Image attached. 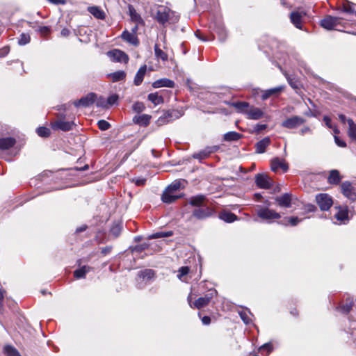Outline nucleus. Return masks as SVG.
Segmentation results:
<instances>
[{
	"label": "nucleus",
	"mask_w": 356,
	"mask_h": 356,
	"mask_svg": "<svg viewBox=\"0 0 356 356\" xmlns=\"http://www.w3.org/2000/svg\"><path fill=\"white\" fill-rule=\"evenodd\" d=\"M154 18L162 25H165L166 23L174 24L179 20V16L169 8L164 6H157Z\"/></svg>",
	"instance_id": "f257e3e1"
},
{
	"label": "nucleus",
	"mask_w": 356,
	"mask_h": 356,
	"mask_svg": "<svg viewBox=\"0 0 356 356\" xmlns=\"http://www.w3.org/2000/svg\"><path fill=\"white\" fill-rule=\"evenodd\" d=\"M257 214L259 218L268 221H271L272 220L279 219L281 218L279 213L267 207L259 208L257 211Z\"/></svg>",
	"instance_id": "f03ea898"
},
{
	"label": "nucleus",
	"mask_w": 356,
	"mask_h": 356,
	"mask_svg": "<svg viewBox=\"0 0 356 356\" xmlns=\"http://www.w3.org/2000/svg\"><path fill=\"white\" fill-rule=\"evenodd\" d=\"M317 204L322 211H327L333 204V200L330 195L326 193H321L316 196Z\"/></svg>",
	"instance_id": "7ed1b4c3"
},
{
	"label": "nucleus",
	"mask_w": 356,
	"mask_h": 356,
	"mask_svg": "<svg viewBox=\"0 0 356 356\" xmlns=\"http://www.w3.org/2000/svg\"><path fill=\"white\" fill-rule=\"evenodd\" d=\"M181 114L177 111H165L161 116H160L156 124L158 126H162L167 123H169L175 119L179 118Z\"/></svg>",
	"instance_id": "20e7f679"
},
{
	"label": "nucleus",
	"mask_w": 356,
	"mask_h": 356,
	"mask_svg": "<svg viewBox=\"0 0 356 356\" xmlns=\"http://www.w3.org/2000/svg\"><path fill=\"white\" fill-rule=\"evenodd\" d=\"M216 290L211 289H209L207 294H205L203 297H200L197 299L194 303V307L197 309H201L209 304L211 300L216 295Z\"/></svg>",
	"instance_id": "39448f33"
},
{
	"label": "nucleus",
	"mask_w": 356,
	"mask_h": 356,
	"mask_svg": "<svg viewBox=\"0 0 356 356\" xmlns=\"http://www.w3.org/2000/svg\"><path fill=\"white\" fill-rule=\"evenodd\" d=\"M305 122V119L294 115L282 122V127L287 129H296Z\"/></svg>",
	"instance_id": "423d86ee"
},
{
	"label": "nucleus",
	"mask_w": 356,
	"mask_h": 356,
	"mask_svg": "<svg viewBox=\"0 0 356 356\" xmlns=\"http://www.w3.org/2000/svg\"><path fill=\"white\" fill-rule=\"evenodd\" d=\"M245 115L248 119L257 120L264 118L265 113L261 108L250 104Z\"/></svg>",
	"instance_id": "0eeeda50"
},
{
	"label": "nucleus",
	"mask_w": 356,
	"mask_h": 356,
	"mask_svg": "<svg viewBox=\"0 0 356 356\" xmlns=\"http://www.w3.org/2000/svg\"><path fill=\"white\" fill-rule=\"evenodd\" d=\"M218 149L219 147L216 145L207 147L198 152L194 153L192 156L193 159L202 161L208 158L212 153L217 152Z\"/></svg>",
	"instance_id": "6e6552de"
},
{
	"label": "nucleus",
	"mask_w": 356,
	"mask_h": 356,
	"mask_svg": "<svg viewBox=\"0 0 356 356\" xmlns=\"http://www.w3.org/2000/svg\"><path fill=\"white\" fill-rule=\"evenodd\" d=\"M96 100V95L93 92L88 94L78 101H75L74 104L76 107H89L92 105Z\"/></svg>",
	"instance_id": "1a4fd4ad"
},
{
	"label": "nucleus",
	"mask_w": 356,
	"mask_h": 356,
	"mask_svg": "<svg viewBox=\"0 0 356 356\" xmlns=\"http://www.w3.org/2000/svg\"><path fill=\"white\" fill-rule=\"evenodd\" d=\"M255 182L259 188L264 189H268L273 185L270 177L264 174H257L255 177Z\"/></svg>",
	"instance_id": "9d476101"
},
{
	"label": "nucleus",
	"mask_w": 356,
	"mask_h": 356,
	"mask_svg": "<svg viewBox=\"0 0 356 356\" xmlns=\"http://www.w3.org/2000/svg\"><path fill=\"white\" fill-rule=\"evenodd\" d=\"M342 193L350 200L354 201L356 200V193L354 188L352 186L350 182L344 181L341 185Z\"/></svg>",
	"instance_id": "9b49d317"
},
{
	"label": "nucleus",
	"mask_w": 356,
	"mask_h": 356,
	"mask_svg": "<svg viewBox=\"0 0 356 356\" xmlns=\"http://www.w3.org/2000/svg\"><path fill=\"white\" fill-rule=\"evenodd\" d=\"M340 19L339 17L327 16L321 21V25L327 30L335 29L339 24Z\"/></svg>",
	"instance_id": "f8f14e48"
},
{
	"label": "nucleus",
	"mask_w": 356,
	"mask_h": 356,
	"mask_svg": "<svg viewBox=\"0 0 356 356\" xmlns=\"http://www.w3.org/2000/svg\"><path fill=\"white\" fill-rule=\"evenodd\" d=\"M212 214V209L207 205L196 208L193 211V216L197 219H204Z\"/></svg>",
	"instance_id": "ddd939ff"
},
{
	"label": "nucleus",
	"mask_w": 356,
	"mask_h": 356,
	"mask_svg": "<svg viewBox=\"0 0 356 356\" xmlns=\"http://www.w3.org/2000/svg\"><path fill=\"white\" fill-rule=\"evenodd\" d=\"M155 277V273L152 269H145L143 270H140L138 273V283L140 284L143 282L151 281L154 280Z\"/></svg>",
	"instance_id": "4468645a"
},
{
	"label": "nucleus",
	"mask_w": 356,
	"mask_h": 356,
	"mask_svg": "<svg viewBox=\"0 0 356 356\" xmlns=\"http://www.w3.org/2000/svg\"><path fill=\"white\" fill-rule=\"evenodd\" d=\"M275 202L281 207L289 208L291 207L292 195L291 193H284L275 198Z\"/></svg>",
	"instance_id": "2eb2a0df"
},
{
	"label": "nucleus",
	"mask_w": 356,
	"mask_h": 356,
	"mask_svg": "<svg viewBox=\"0 0 356 356\" xmlns=\"http://www.w3.org/2000/svg\"><path fill=\"white\" fill-rule=\"evenodd\" d=\"M270 168L273 172H276L279 169H282L284 172H286L289 169L288 164L284 159L278 157L273 158L270 161Z\"/></svg>",
	"instance_id": "dca6fc26"
},
{
	"label": "nucleus",
	"mask_w": 356,
	"mask_h": 356,
	"mask_svg": "<svg viewBox=\"0 0 356 356\" xmlns=\"http://www.w3.org/2000/svg\"><path fill=\"white\" fill-rule=\"evenodd\" d=\"M338 211L334 214V217L337 220L334 223L341 224L346 223L348 220V211L347 207H337Z\"/></svg>",
	"instance_id": "f3484780"
},
{
	"label": "nucleus",
	"mask_w": 356,
	"mask_h": 356,
	"mask_svg": "<svg viewBox=\"0 0 356 356\" xmlns=\"http://www.w3.org/2000/svg\"><path fill=\"white\" fill-rule=\"evenodd\" d=\"M74 125V124L73 122H67L60 120L51 123V128L54 130L60 129L63 131H67L72 130Z\"/></svg>",
	"instance_id": "a211bd4d"
},
{
	"label": "nucleus",
	"mask_w": 356,
	"mask_h": 356,
	"mask_svg": "<svg viewBox=\"0 0 356 356\" xmlns=\"http://www.w3.org/2000/svg\"><path fill=\"white\" fill-rule=\"evenodd\" d=\"M108 55L113 58V60L117 62L127 63L129 60L128 56L121 50L114 49L109 51Z\"/></svg>",
	"instance_id": "6ab92c4d"
},
{
	"label": "nucleus",
	"mask_w": 356,
	"mask_h": 356,
	"mask_svg": "<svg viewBox=\"0 0 356 356\" xmlns=\"http://www.w3.org/2000/svg\"><path fill=\"white\" fill-rule=\"evenodd\" d=\"M181 196L177 195L176 193L171 191L170 190L165 188L161 200L163 202L170 204L180 198Z\"/></svg>",
	"instance_id": "aec40b11"
},
{
	"label": "nucleus",
	"mask_w": 356,
	"mask_h": 356,
	"mask_svg": "<svg viewBox=\"0 0 356 356\" xmlns=\"http://www.w3.org/2000/svg\"><path fill=\"white\" fill-rule=\"evenodd\" d=\"M121 37L124 40L134 46H138L139 44V40L134 33H130L128 31H124L122 32Z\"/></svg>",
	"instance_id": "412c9836"
},
{
	"label": "nucleus",
	"mask_w": 356,
	"mask_h": 356,
	"mask_svg": "<svg viewBox=\"0 0 356 356\" xmlns=\"http://www.w3.org/2000/svg\"><path fill=\"white\" fill-rule=\"evenodd\" d=\"M270 144V139L269 137H265L262 140L258 141L255 145L256 152L258 154H263L266 152V149Z\"/></svg>",
	"instance_id": "4be33fe9"
},
{
	"label": "nucleus",
	"mask_w": 356,
	"mask_h": 356,
	"mask_svg": "<svg viewBox=\"0 0 356 356\" xmlns=\"http://www.w3.org/2000/svg\"><path fill=\"white\" fill-rule=\"evenodd\" d=\"M16 140L13 137L0 138V149L7 150L15 145Z\"/></svg>",
	"instance_id": "5701e85b"
},
{
	"label": "nucleus",
	"mask_w": 356,
	"mask_h": 356,
	"mask_svg": "<svg viewBox=\"0 0 356 356\" xmlns=\"http://www.w3.org/2000/svg\"><path fill=\"white\" fill-rule=\"evenodd\" d=\"M152 86L154 88H159L161 87L174 88L175 82L169 79L163 78L154 81L152 83Z\"/></svg>",
	"instance_id": "b1692460"
},
{
	"label": "nucleus",
	"mask_w": 356,
	"mask_h": 356,
	"mask_svg": "<svg viewBox=\"0 0 356 356\" xmlns=\"http://www.w3.org/2000/svg\"><path fill=\"white\" fill-rule=\"evenodd\" d=\"M146 72H147V65H143V66H141L139 68V70L136 72L134 79V83L136 86H139L142 83L144 76L146 74Z\"/></svg>",
	"instance_id": "393cba45"
},
{
	"label": "nucleus",
	"mask_w": 356,
	"mask_h": 356,
	"mask_svg": "<svg viewBox=\"0 0 356 356\" xmlns=\"http://www.w3.org/2000/svg\"><path fill=\"white\" fill-rule=\"evenodd\" d=\"M151 116L147 114H143L141 115H136L133 118V122L135 124L140 126L146 127L149 124Z\"/></svg>",
	"instance_id": "a878e982"
},
{
	"label": "nucleus",
	"mask_w": 356,
	"mask_h": 356,
	"mask_svg": "<svg viewBox=\"0 0 356 356\" xmlns=\"http://www.w3.org/2000/svg\"><path fill=\"white\" fill-rule=\"evenodd\" d=\"M129 13L131 19L137 24H144V20L142 19L140 15L136 12L132 6H129Z\"/></svg>",
	"instance_id": "bb28decb"
},
{
	"label": "nucleus",
	"mask_w": 356,
	"mask_h": 356,
	"mask_svg": "<svg viewBox=\"0 0 356 356\" xmlns=\"http://www.w3.org/2000/svg\"><path fill=\"white\" fill-rule=\"evenodd\" d=\"M284 86H277L275 88H273L266 90L264 91V92L261 95V99L263 100H266L270 96L276 95L278 93H280V92H282L284 90Z\"/></svg>",
	"instance_id": "cd10ccee"
},
{
	"label": "nucleus",
	"mask_w": 356,
	"mask_h": 356,
	"mask_svg": "<svg viewBox=\"0 0 356 356\" xmlns=\"http://www.w3.org/2000/svg\"><path fill=\"white\" fill-rule=\"evenodd\" d=\"M88 10L97 19H104L106 17L104 10L98 6H90L88 8Z\"/></svg>",
	"instance_id": "c85d7f7f"
},
{
	"label": "nucleus",
	"mask_w": 356,
	"mask_h": 356,
	"mask_svg": "<svg viewBox=\"0 0 356 356\" xmlns=\"http://www.w3.org/2000/svg\"><path fill=\"white\" fill-rule=\"evenodd\" d=\"M229 105L234 107L238 113L245 115L248 108L250 105L249 103L245 102H236L229 103Z\"/></svg>",
	"instance_id": "c756f323"
},
{
	"label": "nucleus",
	"mask_w": 356,
	"mask_h": 356,
	"mask_svg": "<svg viewBox=\"0 0 356 356\" xmlns=\"http://www.w3.org/2000/svg\"><path fill=\"white\" fill-rule=\"evenodd\" d=\"M341 180L339 172L337 170H332L327 177V182L331 184H338Z\"/></svg>",
	"instance_id": "7c9ffc66"
},
{
	"label": "nucleus",
	"mask_w": 356,
	"mask_h": 356,
	"mask_svg": "<svg viewBox=\"0 0 356 356\" xmlns=\"http://www.w3.org/2000/svg\"><path fill=\"white\" fill-rule=\"evenodd\" d=\"M206 197L204 195H200L192 197L190 199L189 203L197 208L206 205L204 204Z\"/></svg>",
	"instance_id": "2f4dec72"
},
{
	"label": "nucleus",
	"mask_w": 356,
	"mask_h": 356,
	"mask_svg": "<svg viewBox=\"0 0 356 356\" xmlns=\"http://www.w3.org/2000/svg\"><path fill=\"white\" fill-rule=\"evenodd\" d=\"M219 218L226 222H233L237 219V217L235 214L226 211L220 213Z\"/></svg>",
	"instance_id": "473e14b6"
},
{
	"label": "nucleus",
	"mask_w": 356,
	"mask_h": 356,
	"mask_svg": "<svg viewBox=\"0 0 356 356\" xmlns=\"http://www.w3.org/2000/svg\"><path fill=\"white\" fill-rule=\"evenodd\" d=\"M147 99L154 106H157L163 103V97L161 95H159V92H157L149 94Z\"/></svg>",
	"instance_id": "72a5a7b5"
},
{
	"label": "nucleus",
	"mask_w": 356,
	"mask_h": 356,
	"mask_svg": "<svg viewBox=\"0 0 356 356\" xmlns=\"http://www.w3.org/2000/svg\"><path fill=\"white\" fill-rule=\"evenodd\" d=\"M113 82L124 80L126 78V72L123 70H119L108 74Z\"/></svg>",
	"instance_id": "f704fd0d"
},
{
	"label": "nucleus",
	"mask_w": 356,
	"mask_h": 356,
	"mask_svg": "<svg viewBox=\"0 0 356 356\" xmlns=\"http://www.w3.org/2000/svg\"><path fill=\"white\" fill-rule=\"evenodd\" d=\"M290 17H291V21L294 24V26L296 28L301 29H302V27H301V22H302L301 14L298 12H293V13H291Z\"/></svg>",
	"instance_id": "c9c22d12"
},
{
	"label": "nucleus",
	"mask_w": 356,
	"mask_h": 356,
	"mask_svg": "<svg viewBox=\"0 0 356 356\" xmlns=\"http://www.w3.org/2000/svg\"><path fill=\"white\" fill-rule=\"evenodd\" d=\"M91 268L88 266H83L74 272V276L76 279L83 278L90 272Z\"/></svg>",
	"instance_id": "e433bc0d"
},
{
	"label": "nucleus",
	"mask_w": 356,
	"mask_h": 356,
	"mask_svg": "<svg viewBox=\"0 0 356 356\" xmlns=\"http://www.w3.org/2000/svg\"><path fill=\"white\" fill-rule=\"evenodd\" d=\"M242 135L236 131H229L226 133L223 139L225 141H236L241 138Z\"/></svg>",
	"instance_id": "4c0bfd02"
},
{
	"label": "nucleus",
	"mask_w": 356,
	"mask_h": 356,
	"mask_svg": "<svg viewBox=\"0 0 356 356\" xmlns=\"http://www.w3.org/2000/svg\"><path fill=\"white\" fill-rule=\"evenodd\" d=\"M173 232L172 231H168V232H158L154 234H152L151 235H149L147 238L148 239H154V238H165L172 236Z\"/></svg>",
	"instance_id": "58836bf2"
},
{
	"label": "nucleus",
	"mask_w": 356,
	"mask_h": 356,
	"mask_svg": "<svg viewBox=\"0 0 356 356\" xmlns=\"http://www.w3.org/2000/svg\"><path fill=\"white\" fill-rule=\"evenodd\" d=\"M347 122L348 124V135L349 136L356 140V124L354 123L352 119H348Z\"/></svg>",
	"instance_id": "ea45409f"
},
{
	"label": "nucleus",
	"mask_w": 356,
	"mask_h": 356,
	"mask_svg": "<svg viewBox=\"0 0 356 356\" xmlns=\"http://www.w3.org/2000/svg\"><path fill=\"white\" fill-rule=\"evenodd\" d=\"M3 352L7 356H21L18 350L12 346H6Z\"/></svg>",
	"instance_id": "a19ab883"
},
{
	"label": "nucleus",
	"mask_w": 356,
	"mask_h": 356,
	"mask_svg": "<svg viewBox=\"0 0 356 356\" xmlns=\"http://www.w3.org/2000/svg\"><path fill=\"white\" fill-rule=\"evenodd\" d=\"M238 314H239L241 318L242 319V321L245 324H249L252 321V319L250 317V316H252V314L250 313V311H244V310L240 311V312H238Z\"/></svg>",
	"instance_id": "79ce46f5"
},
{
	"label": "nucleus",
	"mask_w": 356,
	"mask_h": 356,
	"mask_svg": "<svg viewBox=\"0 0 356 356\" xmlns=\"http://www.w3.org/2000/svg\"><path fill=\"white\" fill-rule=\"evenodd\" d=\"M154 52H155V56L158 58H161L163 61L168 60V55H167V54H165L163 51H162L159 47V45L157 44H156L155 46H154Z\"/></svg>",
	"instance_id": "37998d69"
},
{
	"label": "nucleus",
	"mask_w": 356,
	"mask_h": 356,
	"mask_svg": "<svg viewBox=\"0 0 356 356\" xmlns=\"http://www.w3.org/2000/svg\"><path fill=\"white\" fill-rule=\"evenodd\" d=\"M31 37L29 34L22 33L19 38L18 44L19 45H25L30 42Z\"/></svg>",
	"instance_id": "c03bdc74"
},
{
	"label": "nucleus",
	"mask_w": 356,
	"mask_h": 356,
	"mask_svg": "<svg viewBox=\"0 0 356 356\" xmlns=\"http://www.w3.org/2000/svg\"><path fill=\"white\" fill-rule=\"evenodd\" d=\"M50 133V129L47 127H41L37 129V134L41 137H48Z\"/></svg>",
	"instance_id": "a18cd8bd"
},
{
	"label": "nucleus",
	"mask_w": 356,
	"mask_h": 356,
	"mask_svg": "<svg viewBox=\"0 0 356 356\" xmlns=\"http://www.w3.org/2000/svg\"><path fill=\"white\" fill-rule=\"evenodd\" d=\"M132 109L136 113H141L145 109V106L143 102H136L133 104Z\"/></svg>",
	"instance_id": "49530a36"
},
{
	"label": "nucleus",
	"mask_w": 356,
	"mask_h": 356,
	"mask_svg": "<svg viewBox=\"0 0 356 356\" xmlns=\"http://www.w3.org/2000/svg\"><path fill=\"white\" fill-rule=\"evenodd\" d=\"M216 32L219 36V40L221 42L225 41L227 38V32L225 29L223 27H219L217 29Z\"/></svg>",
	"instance_id": "de8ad7c7"
},
{
	"label": "nucleus",
	"mask_w": 356,
	"mask_h": 356,
	"mask_svg": "<svg viewBox=\"0 0 356 356\" xmlns=\"http://www.w3.org/2000/svg\"><path fill=\"white\" fill-rule=\"evenodd\" d=\"M95 102H96V105L97 107H102V108L108 107L107 100L103 97H100L98 99L96 98Z\"/></svg>",
	"instance_id": "09e8293b"
},
{
	"label": "nucleus",
	"mask_w": 356,
	"mask_h": 356,
	"mask_svg": "<svg viewBox=\"0 0 356 356\" xmlns=\"http://www.w3.org/2000/svg\"><path fill=\"white\" fill-rule=\"evenodd\" d=\"M181 187V183L179 181H175L170 185H169L166 188L170 190L172 192L176 193Z\"/></svg>",
	"instance_id": "8fccbe9b"
},
{
	"label": "nucleus",
	"mask_w": 356,
	"mask_h": 356,
	"mask_svg": "<svg viewBox=\"0 0 356 356\" xmlns=\"http://www.w3.org/2000/svg\"><path fill=\"white\" fill-rule=\"evenodd\" d=\"M121 232V226L119 224L113 225L111 229V233L115 237H118Z\"/></svg>",
	"instance_id": "3c124183"
},
{
	"label": "nucleus",
	"mask_w": 356,
	"mask_h": 356,
	"mask_svg": "<svg viewBox=\"0 0 356 356\" xmlns=\"http://www.w3.org/2000/svg\"><path fill=\"white\" fill-rule=\"evenodd\" d=\"M98 127L100 130L105 131L110 128L111 124L107 121L102 120L98 122Z\"/></svg>",
	"instance_id": "603ef678"
},
{
	"label": "nucleus",
	"mask_w": 356,
	"mask_h": 356,
	"mask_svg": "<svg viewBox=\"0 0 356 356\" xmlns=\"http://www.w3.org/2000/svg\"><path fill=\"white\" fill-rule=\"evenodd\" d=\"M118 95H116V94H113L111 95H110L108 98H107V103H108V106H112L113 104H117L118 102Z\"/></svg>",
	"instance_id": "864d4df0"
},
{
	"label": "nucleus",
	"mask_w": 356,
	"mask_h": 356,
	"mask_svg": "<svg viewBox=\"0 0 356 356\" xmlns=\"http://www.w3.org/2000/svg\"><path fill=\"white\" fill-rule=\"evenodd\" d=\"M353 304V301L352 299L350 300L349 303H346V305H343L340 307L341 311L346 314L348 313L352 308Z\"/></svg>",
	"instance_id": "5fc2aeb1"
},
{
	"label": "nucleus",
	"mask_w": 356,
	"mask_h": 356,
	"mask_svg": "<svg viewBox=\"0 0 356 356\" xmlns=\"http://www.w3.org/2000/svg\"><path fill=\"white\" fill-rule=\"evenodd\" d=\"M189 272V268L187 266H183L179 268L177 277L181 279L183 276L187 275Z\"/></svg>",
	"instance_id": "6e6d98bb"
},
{
	"label": "nucleus",
	"mask_w": 356,
	"mask_h": 356,
	"mask_svg": "<svg viewBox=\"0 0 356 356\" xmlns=\"http://www.w3.org/2000/svg\"><path fill=\"white\" fill-rule=\"evenodd\" d=\"M286 220H288L289 224L291 225V226L297 225L302 220L298 217H289L287 218Z\"/></svg>",
	"instance_id": "4d7b16f0"
},
{
	"label": "nucleus",
	"mask_w": 356,
	"mask_h": 356,
	"mask_svg": "<svg viewBox=\"0 0 356 356\" xmlns=\"http://www.w3.org/2000/svg\"><path fill=\"white\" fill-rule=\"evenodd\" d=\"M343 10L347 13L353 14L355 11L353 5L349 3L343 6Z\"/></svg>",
	"instance_id": "13d9d810"
},
{
	"label": "nucleus",
	"mask_w": 356,
	"mask_h": 356,
	"mask_svg": "<svg viewBox=\"0 0 356 356\" xmlns=\"http://www.w3.org/2000/svg\"><path fill=\"white\" fill-rule=\"evenodd\" d=\"M260 350H266L268 353L273 350V345L270 343H266L260 347Z\"/></svg>",
	"instance_id": "bf43d9fd"
},
{
	"label": "nucleus",
	"mask_w": 356,
	"mask_h": 356,
	"mask_svg": "<svg viewBox=\"0 0 356 356\" xmlns=\"http://www.w3.org/2000/svg\"><path fill=\"white\" fill-rule=\"evenodd\" d=\"M38 31L43 35H47L50 32V28L49 26H40L38 28Z\"/></svg>",
	"instance_id": "052dcab7"
},
{
	"label": "nucleus",
	"mask_w": 356,
	"mask_h": 356,
	"mask_svg": "<svg viewBox=\"0 0 356 356\" xmlns=\"http://www.w3.org/2000/svg\"><path fill=\"white\" fill-rule=\"evenodd\" d=\"M132 181L135 183L137 186H143L145 184L146 179L145 178H136L133 179Z\"/></svg>",
	"instance_id": "680f3d73"
},
{
	"label": "nucleus",
	"mask_w": 356,
	"mask_h": 356,
	"mask_svg": "<svg viewBox=\"0 0 356 356\" xmlns=\"http://www.w3.org/2000/svg\"><path fill=\"white\" fill-rule=\"evenodd\" d=\"M334 141L339 147H345L346 146V143L337 136H334Z\"/></svg>",
	"instance_id": "e2e57ef3"
},
{
	"label": "nucleus",
	"mask_w": 356,
	"mask_h": 356,
	"mask_svg": "<svg viewBox=\"0 0 356 356\" xmlns=\"http://www.w3.org/2000/svg\"><path fill=\"white\" fill-rule=\"evenodd\" d=\"M287 80H288V82L289 83V85L294 89H298V81H294L293 79L290 78V77H286Z\"/></svg>",
	"instance_id": "0e129e2a"
},
{
	"label": "nucleus",
	"mask_w": 356,
	"mask_h": 356,
	"mask_svg": "<svg viewBox=\"0 0 356 356\" xmlns=\"http://www.w3.org/2000/svg\"><path fill=\"white\" fill-rule=\"evenodd\" d=\"M266 127H267V124H257L254 127V131H255V132L259 133V132L261 131L262 130L266 129Z\"/></svg>",
	"instance_id": "69168bd1"
},
{
	"label": "nucleus",
	"mask_w": 356,
	"mask_h": 356,
	"mask_svg": "<svg viewBox=\"0 0 356 356\" xmlns=\"http://www.w3.org/2000/svg\"><path fill=\"white\" fill-rule=\"evenodd\" d=\"M47 1L54 5H65L66 3V0H47Z\"/></svg>",
	"instance_id": "338daca9"
},
{
	"label": "nucleus",
	"mask_w": 356,
	"mask_h": 356,
	"mask_svg": "<svg viewBox=\"0 0 356 356\" xmlns=\"http://www.w3.org/2000/svg\"><path fill=\"white\" fill-rule=\"evenodd\" d=\"M312 129L309 127H305L302 128L299 131L300 134L302 136L306 134H312Z\"/></svg>",
	"instance_id": "774afa93"
}]
</instances>
